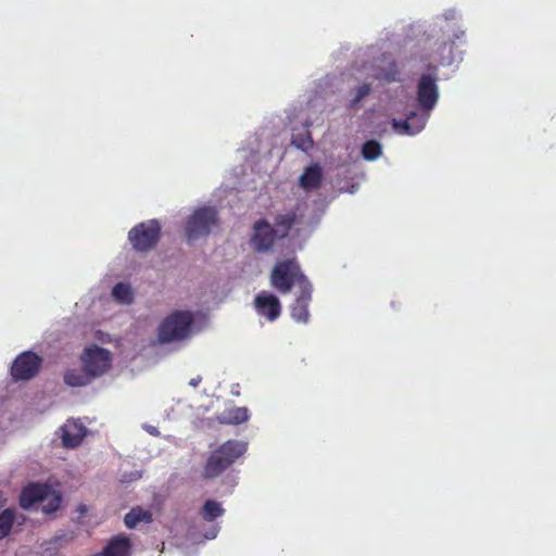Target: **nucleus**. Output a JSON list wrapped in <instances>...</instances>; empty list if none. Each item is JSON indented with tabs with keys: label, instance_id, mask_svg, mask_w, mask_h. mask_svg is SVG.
I'll return each instance as SVG.
<instances>
[{
	"label": "nucleus",
	"instance_id": "f257e3e1",
	"mask_svg": "<svg viewBox=\"0 0 556 556\" xmlns=\"http://www.w3.org/2000/svg\"><path fill=\"white\" fill-rule=\"evenodd\" d=\"M248 450L243 441L227 440L211 451L202 467L201 477L204 480H213L228 470Z\"/></svg>",
	"mask_w": 556,
	"mask_h": 556
},
{
	"label": "nucleus",
	"instance_id": "f03ea898",
	"mask_svg": "<svg viewBox=\"0 0 556 556\" xmlns=\"http://www.w3.org/2000/svg\"><path fill=\"white\" fill-rule=\"evenodd\" d=\"M270 286L282 294L289 293L294 286L299 289L309 285L295 257L279 261L269 275Z\"/></svg>",
	"mask_w": 556,
	"mask_h": 556
},
{
	"label": "nucleus",
	"instance_id": "7ed1b4c3",
	"mask_svg": "<svg viewBox=\"0 0 556 556\" xmlns=\"http://www.w3.org/2000/svg\"><path fill=\"white\" fill-rule=\"evenodd\" d=\"M194 317L190 311H175L166 316L157 328V340L172 343L187 339L191 333Z\"/></svg>",
	"mask_w": 556,
	"mask_h": 556
},
{
	"label": "nucleus",
	"instance_id": "20e7f679",
	"mask_svg": "<svg viewBox=\"0 0 556 556\" xmlns=\"http://www.w3.org/2000/svg\"><path fill=\"white\" fill-rule=\"evenodd\" d=\"M161 229L157 219L141 222L128 231V240L136 252L146 253L159 243Z\"/></svg>",
	"mask_w": 556,
	"mask_h": 556
},
{
	"label": "nucleus",
	"instance_id": "39448f33",
	"mask_svg": "<svg viewBox=\"0 0 556 556\" xmlns=\"http://www.w3.org/2000/svg\"><path fill=\"white\" fill-rule=\"evenodd\" d=\"M218 224V213L214 207L203 206L195 210L186 222V239L190 243L211 232Z\"/></svg>",
	"mask_w": 556,
	"mask_h": 556
},
{
	"label": "nucleus",
	"instance_id": "423d86ee",
	"mask_svg": "<svg viewBox=\"0 0 556 556\" xmlns=\"http://www.w3.org/2000/svg\"><path fill=\"white\" fill-rule=\"evenodd\" d=\"M280 240L269 222L261 218L252 226L250 235V247L256 253H269L274 250L275 243Z\"/></svg>",
	"mask_w": 556,
	"mask_h": 556
},
{
	"label": "nucleus",
	"instance_id": "0eeeda50",
	"mask_svg": "<svg viewBox=\"0 0 556 556\" xmlns=\"http://www.w3.org/2000/svg\"><path fill=\"white\" fill-rule=\"evenodd\" d=\"M83 366L96 379L104 375L111 367V353L96 344L86 348L81 355Z\"/></svg>",
	"mask_w": 556,
	"mask_h": 556
},
{
	"label": "nucleus",
	"instance_id": "6e6552de",
	"mask_svg": "<svg viewBox=\"0 0 556 556\" xmlns=\"http://www.w3.org/2000/svg\"><path fill=\"white\" fill-rule=\"evenodd\" d=\"M42 364V358L31 351L21 353L11 366V376L13 380H30L38 372Z\"/></svg>",
	"mask_w": 556,
	"mask_h": 556
},
{
	"label": "nucleus",
	"instance_id": "1a4fd4ad",
	"mask_svg": "<svg viewBox=\"0 0 556 556\" xmlns=\"http://www.w3.org/2000/svg\"><path fill=\"white\" fill-rule=\"evenodd\" d=\"M416 99L425 116L428 117L439 99V87L433 76L429 74L420 76L417 84Z\"/></svg>",
	"mask_w": 556,
	"mask_h": 556
},
{
	"label": "nucleus",
	"instance_id": "9d476101",
	"mask_svg": "<svg viewBox=\"0 0 556 556\" xmlns=\"http://www.w3.org/2000/svg\"><path fill=\"white\" fill-rule=\"evenodd\" d=\"M254 306L257 314L264 316L269 321L276 320L281 314L279 299L266 291H262L255 296Z\"/></svg>",
	"mask_w": 556,
	"mask_h": 556
},
{
	"label": "nucleus",
	"instance_id": "9b49d317",
	"mask_svg": "<svg viewBox=\"0 0 556 556\" xmlns=\"http://www.w3.org/2000/svg\"><path fill=\"white\" fill-rule=\"evenodd\" d=\"M313 286L305 285L300 288L293 304L291 305V316L299 323H307L309 319L308 305L312 301Z\"/></svg>",
	"mask_w": 556,
	"mask_h": 556
},
{
	"label": "nucleus",
	"instance_id": "f8f14e48",
	"mask_svg": "<svg viewBox=\"0 0 556 556\" xmlns=\"http://www.w3.org/2000/svg\"><path fill=\"white\" fill-rule=\"evenodd\" d=\"M50 493V485L30 483L25 486L20 495V505L23 509H29L37 503H45Z\"/></svg>",
	"mask_w": 556,
	"mask_h": 556
},
{
	"label": "nucleus",
	"instance_id": "ddd939ff",
	"mask_svg": "<svg viewBox=\"0 0 556 556\" xmlns=\"http://www.w3.org/2000/svg\"><path fill=\"white\" fill-rule=\"evenodd\" d=\"M298 211L299 208L295 207L283 213H279L275 216L274 225H271V227L280 240L286 239L298 223Z\"/></svg>",
	"mask_w": 556,
	"mask_h": 556
},
{
	"label": "nucleus",
	"instance_id": "4468645a",
	"mask_svg": "<svg viewBox=\"0 0 556 556\" xmlns=\"http://www.w3.org/2000/svg\"><path fill=\"white\" fill-rule=\"evenodd\" d=\"M300 186L306 190L318 189L323 181V169L319 164L315 163L307 166L300 176Z\"/></svg>",
	"mask_w": 556,
	"mask_h": 556
},
{
	"label": "nucleus",
	"instance_id": "2eb2a0df",
	"mask_svg": "<svg viewBox=\"0 0 556 556\" xmlns=\"http://www.w3.org/2000/svg\"><path fill=\"white\" fill-rule=\"evenodd\" d=\"M130 541L125 535L113 536L103 548L102 556H129Z\"/></svg>",
	"mask_w": 556,
	"mask_h": 556
},
{
	"label": "nucleus",
	"instance_id": "dca6fc26",
	"mask_svg": "<svg viewBox=\"0 0 556 556\" xmlns=\"http://www.w3.org/2000/svg\"><path fill=\"white\" fill-rule=\"evenodd\" d=\"M417 113L412 112L404 121L393 119L392 126L400 134L414 135L424 128L427 121V116H422L419 118L418 125H414Z\"/></svg>",
	"mask_w": 556,
	"mask_h": 556
},
{
	"label": "nucleus",
	"instance_id": "f3484780",
	"mask_svg": "<svg viewBox=\"0 0 556 556\" xmlns=\"http://www.w3.org/2000/svg\"><path fill=\"white\" fill-rule=\"evenodd\" d=\"M249 410L245 407H232L216 416L222 425H240L249 419Z\"/></svg>",
	"mask_w": 556,
	"mask_h": 556
},
{
	"label": "nucleus",
	"instance_id": "a211bd4d",
	"mask_svg": "<svg viewBox=\"0 0 556 556\" xmlns=\"http://www.w3.org/2000/svg\"><path fill=\"white\" fill-rule=\"evenodd\" d=\"M92 380L93 378L84 366L81 369H71L64 374V382L70 387H85Z\"/></svg>",
	"mask_w": 556,
	"mask_h": 556
},
{
	"label": "nucleus",
	"instance_id": "6ab92c4d",
	"mask_svg": "<svg viewBox=\"0 0 556 556\" xmlns=\"http://www.w3.org/2000/svg\"><path fill=\"white\" fill-rule=\"evenodd\" d=\"M224 513L225 509L222 507V504L214 500L205 501L201 509V516L205 521H213L223 516Z\"/></svg>",
	"mask_w": 556,
	"mask_h": 556
},
{
	"label": "nucleus",
	"instance_id": "aec40b11",
	"mask_svg": "<svg viewBox=\"0 0 556 556\" xmlns=\"http://www.w3.org/2000/svg\"><path fill=\"white\" fill-rule=\"evenodd\" d=\"M140 521H151V514L142 508H132L124 518L125 526L134 529Z\"/></svg>",
	"mask_w": 556,
	"mask_h": 556
},
{
	"label": "nucleus",
	"instance_id": "412c9836",
	"mask_svg": "<svg viewBox=\"0 0 556 556\" xmlns=\"http://www.w3.org/2000/svg\"><path fill=\"white\" fill-rule=\"evenodd\" d=\"M291 143L303 152H308L314 146L312 135L307 129H304L301 132L293 134Z\"/></svg>",
	"mask_w": 556,
	"mask_h": 556
},
{
	"label": "nucleus",
	"instance_id": "4be33fe9",
	"mask_svg": "<svg viewBox=\"0 0 556 556\" xmlns=\"http://www.w3.org/2000/svg\"><path fill=\"white\" fill-rule=\"evenodd\" d=\"M113 298L123 304H129L132 302V291L129 285L118 282L113 287Z\"/></svg>",
	"mask_w": 556,
	"mask_h": 556
},
{
	"label": "nucleus",
	"instance_id": "5701e85b",
	"mask_svg": "<svg viewBox=\"0 0 556 556\" xmlns=\"http://www.w3.org/2000/svg\"><path fill=\"white\" fill-rule=\"evenodd\" d=\"M14 520L15 514L13 509L7 508L0 514V540L10 533Z\"/></svg>",
	"mask_w": 556,
	"mask_h": 556
},
{
	"label": "nucleus",
	"instance_id": "b1692460",
	"mask_svg": "<svg viewBox=\"0 0 556 556\" xmlns=\"http://www.w3.org/2000/svg\"><path fill=\"white\" fill-rule=\"evenodd\" d=\"M61 502H62V495L59 492L54 491L50 486V493H49V495H47L46 502L41 503L42 504V511L45 514H53V513H55L60 508Z\"/></svg>",
	"mask_w": 556,
	"mask_h": 556
},
{
	"label": "nucleus",
	"instance_id": "393cba45",
	"mask_svg": "<svg viewBox=\"0 0 556 556\" xmlns=\"http://www.w3.org/2000/svg\"><path fill=\"white\" fill-rule=\"evenodd\" d=\"M381 154V146L376 140H368L362 147V156L367 161H375Z\"/></svg>",
	"mask_w": 556,
	"mask_h": 556
},
{
	"label": "nucleus",
	"instance_id": "a878e982",
	"mask_svg": "<svg viewBox=\"0 0 556 556\" xmlns=\"http://www.w3.org/2000/svg\"><path fill=\"white\" fill-rule=\"evenodd\" d=\"M376 78L384 83H393L400 79V71L395 62L389 64L388 68L377 72Z\"/></svg>",
	"mask_w": 556,
	"mask_h": 556
},
{
	"label": "nucleus",
	"instance_id": "bb28decb",
	"mask_svg": "<svg viewBox=\"0 0 556 556\" xmlns=\"http://www.w3.org/2000/svg\"><path fill=\"white\" fill-rule=\"evenodd\" d=\"M370 92H371V85L370 84L365 83V84L361 85L359 87H357L354 90V94H353L352 99L350 100L349 108L352 109V110L358 109L361 102L367 96H369Z\"/></svg>",
	"mask_w": 556,
	"mask_h": 556
},
{
	"label": "nucleus",
	"instance_id": "cd10ccee",
	"mask_svg": "<svg viewBox=\"0 0 556 556\" xmlns=\"http://www.w3.org/2000/svg\"><path fill=\"white\" fill-rule=\"evenodd\" d=\"M80 430L81 429H79L77 433L72 434L68 430V427L65 426L63 428V435H62L63 446L68 447V448H74V447L78 446L81 443L83 438H84V434L81 433Z\"/></svg>",
	"mask_w": 556,
	"mask_h": 556
},
{
	"label": "nucleus",
	"instance_id": "c85d7f7f",
	"mask_svg": "<svg viewBox=\"0 0 556 556\" xmlns=\"http://www.w3.org/2000/svg\"><path fill=\"white\" fill-rule=\"evenodd\" d=\"M219 531V527L218 526H214L211 531L208 533L205 534V539L207 540H212V539H215L217 533Z\"/></svg>",
	"mask_w": 556,
	"mask_h": 556
},
{
	"label": "nucleus",
	"instance_id": "c756f323",
	"mask_svg": "<svg viewBox=\"0 0 556 556\" xmlns=\"http://www.w3.org/2000/svg\"><path fill=\"white\" fill-rule=\"evenodd\" d=\"M77 511L79 513L80 517H84L87 514L88 508L85 504H79L77 507Z\"/></svg>",
	"mask_w": 556,
	"mask_h": 556
},
{
	"label": "nucleus",
	"instance_id": "7c9ffc66",
	"mask_svg": "<svg viewBox=\"0 0 556 556\" xmlns=\"http://www.w3.org/2000/svg\"><path fill=\"white\" fill-rule=\"evenodd\" d=\"M200 381H201V378H200V377H198V378H192V379L190 380L189 384L195 388V387H198V386H199Z\"/></svg>",
	"mask_w": 556,
	"mask_h": 556
}]
</instances>
